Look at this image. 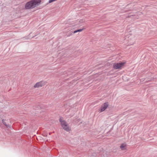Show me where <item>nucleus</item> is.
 Instances as JSON below:
<instances>
[{
	"label": "nucleus",
	"instance_id": "f257e3e1",
	"mask_svg": "<svg viewBox=\"0 0 157 157\" xmlns=\"http://www.w3.org/2000/svg\"><path fill=\"white\" fill-rule=\"evenodd\" d=\"M41 2L40 0H31L27 2L25 5V8L26 10L33 9L39 6Z\"/></svg>",
	"mask_w": 157,
	"mask_h": 157
},
{
	"label": "nucleus",
	"instance_id": "f03ea898",
	"mask_svg": "<svg viewBox=\"0 0 157 157\" xmlns=\"http://www.w3.org/2000/svg\"><path fill=\"white\" fill-rule=\"evenodd\" d=\"M63 117L59 118V121L63 129L67 132H69L71 130V128L68 125L67 122L64 120H63Z\"/></svg>",
	"mask_w": 157,
	"mask_h": 157
},
{
	"label": "nucleus",
	"instance_id": "7ed1b4c3",
	"mask_svg": "<svg viewBox=\"0 0 157 157\" xmlns=\"http://www.w3.org/2000/svg\"><path fill=\"white\" fill-rule=\"evenodd\" d=\"M125 63V62H124L114 63L113 65V68L116 70L121 69L122 67L124 66Z\"/></svg>",
	"mask_w": 157,
	"mask_h": 157
},
{
	"label": "nucleus",
	"instance_id": "20e7f679",
	"mask_svg": "<svg viewBox=\"0 0 157 157\" xmlns=\"http://www.w3.org/2000/svg\"><path fill=\"white\" fill-rule=\"evenodd\" d=\"M109 103L108 102H105L103 103L100 108L99 110L100 113L104 111L109 106Z\"/></svg>",
	"mask_w": 157,
	"mask_h": 157
},
{
	"label": "nucleus",
	"instance_id": "39448f33",
	"mask_svg": "<svg viewBox=\"0 0 157 157\" xmlns=\"http://www.w3.org/2000/svg\"><path fill=\"white\" fill-rule=\"evenodd\" d=\"M43 85V82L40 81L39 82H37L34 86V88H38L39 87H42Z\"/></svg>",
	"mask_w": 157,
	"mask_h": 157
},
{
	"label": "nucleus",
	"instance_id": "423d86ee",
	"mask_svg": "<svg viewBox=\"0 0 157 157\" xmlns=\"http://www.w3.org/2000/svg\"><path fill=\"white\" fill-rule=\"evenodd\" d=\"M127 145L125 143L121 144L120 146V148L122 150H125L126 149Z\"/></svg>",
	"mask_w": 157,
	"mask_h": 157
},
{
	"label": "nucleus",
	"instance_id": "0eeeda50",
	"mask_svg": "<svg viewBox=\"0 0 157 157\" xmlns=\"http://www.w3.org/2000/svg\"><path fill=\"white\" fill-rule=\"evenodd\" d=\"M6 121V120H4L3 119L2 120V123L3 124H4L5 126H6L7 128L9 127L10 128H11V126H10L9 124H7L5 122V121Z\"/></svg>",
	"mask_w": 157,
	"mask_h": 157
},
{
	"label": "nucleus",
	"instance_id": "6e6552de",
	"mask_svg": "<svg viewBox=\"0 0 157 157\" xmlns=\"http://www.w3.org/2000/svg\"><path fill=\"white\" fill-rule=\"evenodd\" d=\"M77 32H78V31H77V30H76L74 31L73 32H72V33H71V34H70V35H68V36H70V35H72V34H74L76 33H77Z\"/></svg>",
	"mask_w": 157,
	"mask_h": 157
},
{
	"label": "nucleus",
	"instance_id": "1a4fd4ad",
	"mask_svg": "<svg viewBox=\"0 0 157 157\" xmlns=\"http://www.w3.org/2000/svg\"><path fill=\"white\" fill-rule=\"evenodd\" d=\"M84 29H85L84 28H83L82 29H77L78 32H81Z\"/></svg>",
	"mask_w": 157,
	"mask_h": 157
},
{
	"label": "nucleus",
	"instance_id": "9d476101",
	"mask_svg": "<svg viewBox=\"0 0 157 157\" xmlns=\"http://www.w3.org/2000/svg\"><path fill=\"white\" fill-rule=\"evenodd\" d=\"M71 33H69V34H71Z\"/></svg>",
	"mask_w": 157,
	"mask_h": 157
}]
</instances>
